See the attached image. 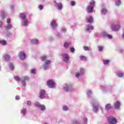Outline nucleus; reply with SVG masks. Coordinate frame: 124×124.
Listing matches in <instances>:
<instances>
[{
	"label": "nucleus",
	"instance_id": "nucleus-59",
	"mask_svg": "<svg viewBox=\"0 0 124 124\" xmlns=\"http://www.w3.org/2000/svg\"><path fill=\"white\" fill-rule=\"evenodd\" d=\"M1 41H0V43H1Z\"/></svg>",
	"mask_w": 124,
	"mask_h": 124
},
{
	"label": "nucleus",
	"instance_id": "nucleus-9",
	"mask_svg": "<svg viewBox=\"0 0 124 124\" xmlns=\"http://www.w3.org/2000/svg\"><path fill=\"white\" fill-rule=\"evenodd\" d=\"M54 6L58 7V9L61 10L62 8V3H57L55 4Z\"/></svg>",
	"mask_w": 124,
	"mask_h": 124
},
{
	"label": "nucleus",
	"instance_id": "nucleus-22",
	"mask_svg": "<svg viewBox=\"0 0 124 124\" xmlns=\"http://www.w3.org/2000/svg\"><path fill=\"white\" fill-rule=\"evenodd\" d=\"M9 67L10 69H11V70H13V69H14V65H13V64L12 63H11L10 64Z\"/></svg>",
	"mask_w": 124,
	"mask_h": 124
},
{
	"label": "nucleus",
	"instance_id": "nucleus-27",
	"mask_svg": "<svg viewBox=\"0 0 124 124\" xmlns=\"http://www.w3.org/2000/svg\"><path fill=\"white\" fill-rule=\"evenodd\" d=\"M15 79L16 81H21V78L18 76L15 77Z\"/></svg>",
	"mask_w": 124,
	"mask_h": 124
},
{
	"label": "nucleus",
	"instance_id": "nucleus-47",
	"mask_svg": "<svg viewBox=\"0 0 124 124\" xmlns=\"http://www.w3.org/2000/svg\"><path fill=\"white\" fill-rule=\"evenodd\" d=\"M76 76L77 77H79V76H80V73H76Z\"/></svg>",
	"mask_w": 124,
	"mask_h": 124
},
{
	"label": "nucleus",
	"instance_id": "nucleus-13",
	"mask_svg": "<svg viewBox=\"0 0 124 124\" xmlns=\"http://www.w3.org/2000/svg\"><path fill=\"white\" fill-rule=\"evenodd\" d=\"M31 42L32 44H38V40L36 39L31 40Z\"/></svg>",
	"mask_w": 124,
	"mask_h": 124
},
{
	"label": "nucleus",
	"instance_id": "nucleus-43",
	"mask_svg": "<svg viewBox=\"0 0 124 124\" xmlns=\"http://www.w3.org/2000/svg\"><path fill=\"white\" fill-rule=\"evenodd\" d=\"M84 69L83 68H80V71L81 73H84Z\"/></svg>",
	"mask_w": 124,
	"mask_h": 124
},
{
	"label": "nucleus",
	"instance_id": "nucleus-3",
	"mask_svg": "<svg viewBox=\"0 0 124 124\" xmlns=\"http://www.w3.org/2000/svg\"><path fill=\"white\" fill-rule=\"evenodd\" d=\"M62 58L63 62H67L69 61V56H68V55H67V54H63L62 55Z\"/></svg>",
	"mask_w": 124,
	"mask_h": 124
},
{
	"label": "nucleus",
	"instance_id": "nucleus-55",
	"mask_svg": "<svg viewBox=\"0 0 124 124\" xmlns=\"http://www.w3.org/2000/svg\"><path fill=\"white\" fill-rule=\"evenodd\" d=\"M74 124H79V122L76 121L74 123Z\"/></svg>",
	"mask_w": 124,
	"mask_h": 124
},
{
	"label": "nucleus",
	"instance_id": "nucleus-45",
	"mask_svg": "<svg viewBox=\"0 0 124 124\" xmlns=\"http://www.w3.org/2000/svg\"><path fill=\"white\" fill-rule=\"evenodd\" d=\"M74 51H75V49L74 48V47H72L71 48V52L72 53H73V52H74Z\"/></svg>",
	"mask_w": 124,
	"mask_h": 124
},
{
	"label": "nucleus",
	"instance_id": "nucleus-1",
	"mask_svg": "<svg viewBox=\"0 0 124 124\" xmlns=\"http://www.w3.org/2000/svg\"><path fill=\"white\" fill-rule=\"evenodd\" d=\"M108 124H117V123H118L117 119L113 116L108 117Z\"/></svg>",
	"mask_w": 124,
	"mask_h": 124
},
{
	"label": "nucleus",
	"instance_id": "nucleus-49",
	"mask_svg": "<svg viewBox=\"0 0 124 124\" xmlns=\"http://www.w3.org/2000/svg\"><path fill=\"white\" fill-rule=\"evenodd\" d=\"M107 36L108 38H112V35H111L108 34V35H107Z\"/></svg>",
	"mask_w": 124,
	"mask_h": 124
},
{
	"label": "nucleus",
	"instance_id": "nucleus-21",
	"mask_svg": "<svg viewBox=\"0 0 124 124\" xmlns=\"http://www.w3.org/2000/svg\"><path fill=\"white\" fill-rule=\"evenodd\" d=\"M93 109L95 112V113H96V112H97V111H98V107L97 106H95L93 108Z\"/></svg>",
	"mask_w": 124,
	"mask_h": 124
},
{
	"label": "nucleus",
	"instance_id": "nucleus-34",
	"mask_svg": "<svg viewBox=\"0 0 124 124\" xmlns=\"http://www.w3.org/2000/svg\"><path fill=\"white\" fill-rule=\"evenodd\" d=\"M40 108H41V110H42V111H44V110H45V106L41 105Z\"/></svg>",
	"mask_w": 124,
	"mask_h": 124
},
{
	"label": "nucleus",
	"instance_id": "nucleus-53",
	"mask_svg": "<svg viewBox=\"0 0 124 124\" xmlns=\"http://www.w3.org/2000/svg\"><path fill=\"white\" fill-rule=\"evenodd\" d=\"M87 121H88V119H87V118H84V123H87Z\"/></svg>",
	"mask_w": 124,
	"mask_h": 124
},
{
	"label": "nucleus",
	"instance_id": "nucleus-12",
	"mask_svg": "<svg viewBox=\"0 0 124 124\" xmlns=\"http://www.w3.org/2000/svg\"><path fill=\"white\" fill-rule=\"evenodd\" d=\"M112 108V106L110 104H108L106 105L105 106V109L106 110H109V109H111Z\"/></svg>",
	"mask_w": 124,
	"mask_h": 124
},
{
	"label": "nucleus",
	"instance_id": "nucleus-32",
	"mask_svg": "<svg viewBox=\"0 0 124 124\" xmlns=\"http://www.w3.org/2000/svg\"><path fill=\"white\" fill-rule=\"evenodd\" d=\"M69 46V44H68V43L65 42L64 43V47H65V48H68Z\"/></svg>",
	"mask_w": 124,
	"mask_h": 124
},
{
	"label": "nucleus",
	"instance_id": "nucleus-26",
	"mask_svg": "<svg viewBox=\"0 0 124 124\" xmlns=\"http://www.w3.org/2000/svg\"><path fill=\"white\" fill-rule=\"evenodd\" d=\"M46 59H47V57H46V56H43L41 57V60L43 62H44V61H46Z\"/></svg>",
	"mask_w": 124,
	"mask_h": 124
},
{
	"label": "nucleus",
	"instance_id": "nucleus-31",
	"mask_svg": "<svg viewBox=\"0 0 124 124\" xmlns=\"http://www.w3.org/2000/svg\"><path fill=\"white\" fill-rule=\"evenodd\" d=\"M1 44H2V45H6V41L5 40H1Z\"/></svg>",
	"mask_w": 124,
	"mask_h": 124
},
{
	"label": "nucleus",
	"instance_id": "nucleus-16",
	"mask_svg": "<svg viewBox=\"0 0 124 124\" xmlns=\"http://www.w3.org/2000/svg\"><path fill=\"white\" fill-rule=\"evenodd\" d=\"M6 16H7V14H5V13H4V12H2L1 13V17L2 18H5V17H6Z\"/></svg>",
	"mask_w": 124,
	"mask_h": 124
},
{
	"label": "nucleus",
	"instance_id": "nucleus-7",
	"mask_svg": "<svg viewBox=\"0 0 124 124\" xmlns=\"http://www.w3.org/2000/svg\"><path fill=\"white\" fill-rule=\"evenodd\" d=\"M19 59H20L21 60H25V59H26V54L24 52H21L19 53Z\"/></svg>",
	"mask_w": 124,
	"mask_h": 124
},
{
	"label": "nucleus",
	"instance_id": "nucleus-58",
	"mask_svg": "<svg viewBox=\"0 0 124 124\" xmlns=\"http://www.w3.org/2000/svg\"><path fill=\"white\" fill-rule=\"evenodd\" d=\"M2 23L1 22H0V27H1V25H2Z\"/></svg>",
	"mask_w": 124,
	"mask_h": 124
},
{
	"label": "nucleus",
	"instance_id": "nucleus-33",
	"mask_svg": "<svg viewBox=\"0 0 124 124\" xmlns=\"http://www.w3.org/2000/svg\"><path fill=\"white\" fill-rule=\"evenodd\" d=\"M103 62L104 64H108V62H110L109 60H103Z\"/></svg>",
	"mask_w": 124,
	"mask_h": 124
},
{
	"label": "nucleus",
	"instance_id": "nucleus-23",
	"mask_svg": "<svg viewBox=\"0 0 124 124\" xmlns=\"http://www.w3.org/2000/svg\"><path fill=\"white\" fill-rule=\"evenodd\" d=\"M29 80H30V78H29V77H23V81H29Z\"/></svg>",
	"mask_w": 124,
	"mask_h": 124
},
{
	"label": "nucleus",
	"instance_id": "nucleus-30",
	"mask_svg": "<svg viewBox=\"0 0 124 124\" xmlns=\"http://www.w3.org/2000/svg\"><path fill=\"white\" fill-rule=\"evenodd\" d=\"M28 22L27 21V20H25L24 21H23L24 26H25V27H27V26H28Z\"/></svg>",
	"mask_w": 124,
	"mask_h": 124
},
{
	"label": "nucleus",
	"instance_id": "nucleus-54",
	"mask_svg": "<svg viewBox=\"0 0 124 124\" xmlns=\"http://www.w3.org/2000/svg\"><path fill=\"white\" fill-rule=\"evenodd\" d=\"M62 31H66V29H65V28H62Z\"/></svg>",
	"mask_w": 124,
	"mask_h": 124
},
{
	"label": "nucleus",
	"instance_id": "nucleus-40",
	"mask_svg": "<svg viewBox=\"0 0 124 124\" xmlns=\"http://www.w3.org/2000/svg\"><path fill=\"white\" fill-rule=\"evenodd\" d=\"M35 72H36L35 69H32L31 70V73L32 74H35Z\"/></svg>",
	"mask_w": 124,
	"mask_h": 124
},
{
	"label": "nucleus",
	"instance_id": "nucleus-35",
	"mask_svg": "<svg viewBox=\"0 0 124 124\" xmlns=\"http://www.w3.org/2000/svg\"><path fill=\"white\" fill-rule=\"evenodd\" d=\"M115 4L116 5H118V6L120 5V4H121V0H118L117 1H116L115 2Z\"/></svg>",
	"mask_w": 124,
	"mask_h": 124
},
{
	"label": "nucleus",
	"instance_id": "nucleus-25",
	"mask_svg": "<svg viewBox=\"0 0 124 124\" xmlns=\"http://www.w3.org/2000/svg\"><path fill=\"white\" fill-rule=\"evenodd\" d=\"M87 29L89 30H93V27L91 26L90 25H88L87 26Z\"/></svg>",
	"mask_w": 124,
	"mask_h": 124
},
{
	"label": "nucleus",
	"instance_id": "nucleus-4",
	"mask_svg": "<svg viewBox=\"0 0 124 124\" xmlns=\"http://www.w3.org/2000/svg\"><path fill=\"white\" fill-rule=\"evenodd\" d=\"M64 90L66 91V92H68L69 91H72V85L70 84H66L65 87H64Z\"/></svg>",
	"mask_w": 124,
	"mask_h": 124
},
{
	"label": "nucleus",
	"instance_id": "nucleus-19",
	"mask_svg": "<svg viewBox=\"0 0 124 124\" xmlns=\"http://www.w3.org/2000/svg\"><path fill=\"white\" fill-rule=\"evenodd\" d=\"M80 59L81 61H87V58L84 56H80Z\"/></svg>",
	"mask_w": 124,
	"mask_h": 124
},
{
	"label": "nucleus",
	"instance_id": "nucleus-17",
	"mask_svg": "<svg viewBox=\"0 0 124 124\" xmlns=\"http://www.w3.org/2000/svg\"><path fill=\"white\" fill-rule=\"evenodd\" d=\"M51 26H52V27H53L54 29H56V21L53 20L51 23Z\"/></svg>",
	"mask_w": 124,
	"mask_h": 124
},
{
	"label": "nucleus",
	"instance_id": "nucleus-5",
	"mask_svg": "<svg viewBox=\"0 0 124 124\" xmlns=\"http://www.w3.org/2000/svg\"><path fill=\"white\" fill-rule=\"evenodd\" d=\"M47 85L49 88H54L55 84H54V81L52 80H49L47 81Z\"/></svg>",
	"mask_w": 124,
	"mask_h": 124
},
{
	"label": "nucleus",
	"instance_id": "nucleus-51",
	"mask_svg": "<svg viewBox=\"0 0 124 124\" xmlns=\"http://www.w3.org/2000/svg\"><path fill=\"white\" fill-rule=\"evenodd\" d=\"M31 101H28L27 102V105H28L30 106V105H31Z\"/></svg>",
	"mask_w": 124,
	"mask_h": 124
},
{
	"label": "nucleus",
	"instance_id": "nucleus-50",
	"mask_svg": "<svg viewBox=\"0 0 124 124\" xmlns=\"http://www.w3.org/2000/svg\"><path fill=\"white\" fill-rule=\"evenodd\" d=\"M88 94H91L92 93V91L91 90H88L87 92Z\"/></svg>",
	"mask_w": 124,
	"mask_h": 124
},
{
	"label": "nucleus",
	"instance_id": "nucleus-29",
	"mask_svg": "<svg viewBox=\"0 0 124 124\" xmlns=\"http://www.w3.org/2000/svg\"><path fill=\"white\" fill-rule=\"evenodd\" d=\"M21 112L22 113V114H23L24 115H25L27 113V110L25 108H23L22 110L21 111Z\"/></svg>",
	"mask_w": 124,
	"mask_h": 124
},
{
	"label": "nucleus",
	"instance_id": "nucleus-11",
	"mask_svg": "<svg viewBox=\"0 0 124 124\" xmlns=\"http://www.w3.org/2000/svg\"><path fill=\"white\" fill-rule=\"evenodd\" d=\"M87 21H88L89 23H93V16H91L87 17Z\"/></svg>",
	"mask_w": 124,
	"mask_h": 124
},
{
	"label": "nucleus",
	"instance_id": "nucleus-44",
	"mask_svg": "<svg viewBox=\"0 0 124 124\" xmlns=\"http://www.w3.org/2000/svg\"><path fill=\"white\" fill-rule=\"evenodd\" d=\"M39 8L41 10L43 9V6L42 5H40L39 6Z\"/></svg>",
	"mask_w": 124,
	"mask_h": 124
},
{
	"label": "nucleus",
	"instance_id": "nucleus-14",
	"mask_svg": "<svg viewBox=\"0 0 124 124\" xmlns=\"http://www.w3.org/2000/svg\"><path fill=\"white\" fill-rule=\"evenodd\" d=\"M20 17L21 18V19H26L27 16L26 15V14L21 13L20 14Z\"/></svg>",
	"mask_w": 124,
	"mask_h": 124
},
{
	"label": "nucleus",
	"instance_id": "nucleus-39",
	"mask_svg": "<svg viewBox=\"0 0 124 124\" xmlns=\"http://www.w3.org/2000/svg\"><path fill=\"white\" fill-rule=\"evenodd\" d=\"M62 109H63V110H64V111H66V110H68V108H67V107H66L65 106H64L63 107Z\"/></svg>",
	"mask_w": 124,
	"mask_h": 124
},
{
	"label": "nucleus",
	"instance_id": "nucleus-38",
	"mask_svg": "<svg viewBox=\"0 0 124 124\" xmlns=\"http://www.w3.org/2000/svg\"><path fill=\"white\" fill-rule=\"evenodd\" d=\"M90 4H91V5L94 6V4H95V1H93V0H91V1H90Z\"/></svg>",
	"mask_w": 124,
	"mask_h": 124
},
{
	"label": "nucleus",
	"instance_id": "nucleus-46",
	"mask_svg": "<svg viewBox=\"0 0 124 124\" xmlns=\"http://www.w3.org/2000/svg\"><path fill=\"white\" fill-rule=\"evenodd\" d=\"M22 84L23 86H26V81L25 80H23L22 81Z\"/></svg>",
	"mask_w": 124,
	"mask_h": 124
},
{
	"label": "nucleus",
	"instance_id": "nucleus-56",
	"mask_svg": "<svg viewBox=\"0 0 124 124\" xmlns=\"http://www.w3.org/2000/svg\"><path fill=\"white\" fill-rule=\"evenodd\" d=\"M47 68H48V67H47L46 66H45L44 67V69H47Z\"/></svg>",
	"mask_w": 124,
	"mask_h": 124
},
{
	"label": "nucleus",
	"instance_id": "nucleus-42",
	"mask_svg": "<svg viewBox=\"0 0 124 124\" xmlns=\"http://www.w3.org/2000/svg\"><path fill=\"white\" fill-rule=\"evenodd\" d=\"M71 5H72V6H73L75 5V1H72L71 2Z\"/></svg>",
	"mask_w": 124,
	"mask_h": 124
},
{
	"label": "nucleus",
	"instance_id": "nucleus-24",
	"mask_svg": "<svg viewBox=\"0 0 124 124\" xmlns=\"http://www.w3.org/2000/svg\"><path fill=\"white\" fill-rule=\"evenodd\" d=\"M50 63H51V61L50 60H46L45 62V64H46V65H49V64H50Z\"/></svg>",
	"mask_w": 124,
	"mask_h": 124
},
{
	"label": "nucleus",
	"instance_id": "nucleus-48",
	"mask_svg": "<svg viewBox=\"0 0 124 124\" xmlns=\"http://www.w3.org/2000/svg\"><path fill=\"white\" fill-rule=\"evenodd\" d=\"M11 22L10 18H8L6 20V23H9Z\"/></svg>",
	"mask_w": 124,
	"mask_h": 124
},
{
	"label": "nucleus",
	"instance_id": "nucleus-36",
	"mask_svg": "<svg viewBox=\"0 0 124 124\" xmlns=\"http://www.w3.org/2000/svg\"><path fill=\"white\" fill-rule=\"evenodd\" d=\"M98 49L99 51H102L103 50V46H98Z\"/></svg>",
	"mask_w": 124,
	"mask_h": 124
},
{
	"label": "nucleus",
	"instance_id": "nucleus-8",
	"mask_svg": "<svg viewBox=\"0 0 124 124\" xmlns=\"http://www.w3.org/2000/svg\"><path fill=\"white\" fill-rule=\"evenodd\" d=\"M114 106L116 109L120 108V106H121V102L117 100L115 103L114 104Z\"/></svg>",
	"mask_w": 124,
	"mask_h": 124
},
{
	"label": "nucleus",
	"instance_id": "nucleus-41",
	"mask_svg": "<svg viewBox=\"0 0 124 124\" xmlns=\"http://www.w3.org/2000/svg\"><path fill=\"white\" fill-rule=\"evenodd\" d=\"M83 48H84V50H85V51H89V47L88 46H84Z\"/></svg>",
	"mask_w": 124,
	"mask_h": 124
},
{
	"label": "nucleus",
	"instance_id": "nucleus-15",
	"mask_svg": "<svg viewBox=\"0 0 124 124\" xmlns=\"http://www.w3.org/2000/svg\"><path fill=\"white\" fill-rule=\"evenodd\" d=\"M4 59H5L6 61H9V59H10V56L7 54H5L3 56Z\"/></svg>",
	"mask_w": 124,
	"mask_h": 124
},
{
	"label": "nucleus",
	"instance_id": "nucleus-37",
	"mask_svg": "<svg viewBox=\"0 0 124 124\" xmlns=\"http://www.w3.org/2000/svg\"><path fill=\"white\" fill-rule=\"evenodd\" d=\"M117 76L118 77H123V76H124V74H123V73H119L117 74Z\"/></svg>",
	"mask_w": 124,
	"mask_h": 124
},
{
	"label": "nucleus",
	"instance_id": "nucleus-6",
	"mask_svg": "<svg viewBox=\"0 0 124 124\" xmlns=\"http://www.w3.org/2000/svg\"><path fill=\"white\" fill-rule=\"evenodd\" d=\"M40 96L39 97L41 99H43L45 98V90H41L40 92Z\"/></svg>",
	"mask_w": 124,
	"mask_h": 124
},
{
	"label": "nucleus",
	"instance_id": "nucleus-18",
	"mask_svg": "<svg viewBox=\"0 0 124 124\" xmlns=\"http://www.w3.org/2000/svg\"><path fill=\"white\" fill-rule=\"evenodd\" d=\"M11 28H12V25L9 24L8 25L5 26V30H10Z\"/></svg>",
	"mask_w": 124,
	"mask_h": 124
},
{
	"label": "nucleus",
	"instance_id": "nucleus-52",
	"mask_svg": "<svg viewBox=\"0 0 124 124\" xmlns=\"http://www.w3.org/2000/svg\"><path fill=\"white\" fill-rule=\"evenodd\" d=\"M16 100H19V99H20V96H16Z\"/></svg>",
	"mask_w": 124,
	"mask_h": 124
},
{
	"label": "nucleus",
	"instance_id": "nucleus-28",
	"mask_svg": "<svg viewBox=\"0 0 124 124\" xmlns=\"http://www.w3.org/2000/svg\"><path fill=\"white\" fill-rule=\"evenodd\" d=\"M41 105L39 104V103L36 102L34 104V106H36V107H38V108H40Z\"/></svg>",
	"mask_w": 124,
	"mask_h": 124
},
{
	"label": "nucleus",
	"instance_id": "nucleus-57",
	"mask_svg": "<svg viewBox=\"0 0 124 124\" xmlns=\"http://www.w3.org/2000/svg\"><path fill=\"white\" fill-rule=\"evenodd\" d=\"M122 37H123V38H124V32L123 34V35H122Z\"/></svg>",
	"mask_w": 124,
	"mask_h": 124
},
{
	"label": "nucleus",
	"instance_id": "nucleus-10",
	"mask_svg": "<svg viewBox=\"0 0 124 124\" xmlns=\"http://www.w3.org/2000/svg\"><path fill=\"white\" fill-rule=\"evenodd\" d=\"M93 7H92V6H89L87 9V10L88 13H92V12H93Z\"/></svg>",
	"mask_w": 124,
	"mask_h": 124
},
{
	"label": "nucleus",
	"instance_id": "nucleus-2",
	"mask_svg": "<svg viewBox=\"0 0 124 124\" xmlns=\"http://www.w3.org/2000/svg\"><path fill=\"white\" fill-rule=\"evenodd\" d=\"M111 29L113 31H119L120 30V25L112 24L111 26Z\"/></svg>",
	"mask_w": 124,
	"mask_h": 124
},
{
	"label": "nucleus",
	"instance_id": "nucleus-20",
	"mask_svg": "<svg viewBox=\"0 0 124 124\" xmlns=\"http://www.w3.org/2000/svg\"><path fill=\"white\" fill-rule=\"evenodd\" d=\"M101 12L103 14H105V13H107V10L104 8L102 9Z\"/></svg>",
	"mask_w": 124,
	"mask_h": 124
}]
</instances>
